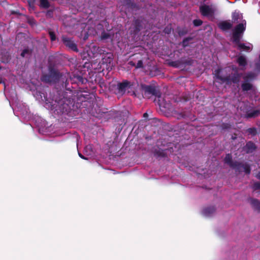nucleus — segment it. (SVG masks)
Instances as JSON below:
<instances>
[{
  "label": "nucleus",
  "mask_w": 260,
  "mask_h": 260,
  "mask_svg": "<svg viewBox=\"0 0 260 260\" xmlns=\"http://www.w3.org/2000/svg\"><path fill=\"white\" fill-rule=\"evenodd\" d=\"M246 24V21L244 20L236 26L233 32L232 40L235 46H236L239 49L248 51L251 50V45L246 46L244 44L240 42V40L242 38L243 33L245 29Z\"/></svg>",
  "instance_id": "f257e3e1"
},
{
  "label": "nucleus",
  "mask_w": 260,
  "mask_h": 260,
  "mask_svg": "<svg viewBox=\"0 0 260 260\" xmlns=\"http://www.w3.org/2000/svg\"><path fill=\"white\" fill-rule=\"evenodd\" d=\"M202 14L204 16H212L216 11V8L213 5H203L200 8Z\"/></svg>",
  "instance_id": "f03ea898"
},
{
  "label": "nucleus",
  "mask_w": 260,
  "mask_h": 260,
  "mask_svg": "<svg viewBox=\"0 0 260 260\" xmlns=\"http://www.w3.org/2000/svg\"><path fill=\"white\" fill-rule=\"evenodd\" d=\"M223 73L224 71L220 69L215 70L214 74L216 77V80L217 82H219L220 83H223L225 82H229V77L224 76Z\"/></svg>",
  "instance_id": "7ed1b4c3"
},
{
  "label": "nucleus",
  "mask_w": 260,
  "mask_h": 260,
  "mask_svg": "<svg viewBox=\"0 0 260 260\" xmlns=\"http://www.w3.org/2000/svg\"><path fill=\"white\" fill-rule=\"evenodd\" d=\"M219 28L223 30H226L231 29L233 23L230 20L222 21L218 24Z\"/></svg>",
  "instance_id": "20e7f679"
},
{
  "label": "nucleus",
  "mask_w": 260,
  "mask_h": 260,
  "mask_svg": "<svg viewBox=\"0 0 260 260\" xmlns=\"http://www.w3.org/2000/svg\"><path fill=\"white\" fill-rule=\"evenodd\" d=\"M62 40L66 46L74 51H77L76 45L72 41L67 38H63Z\"/></svg>",
  "instance_id": "39448f33"
},
{
  "label": "nucleus",
  "mask_w": 260,
  "mask_h": 260,
  "mask_svg": "<svg viewBox=\"0 0 260 260\" xmlns=\"http://www.w3.org/2000/svg\"><path fill=\"white\" fill-rule=\"evenodd\" d=\"M133 84L127 81H124L122 83H120L118 85L119 89L121 92H124L126 90L129 88Z\"/></svg>",
  "instance_id": "423d86ee"
},
{
  "label": "nucleus",
  "mask_w": 260,
  "mask_h": 260,
  "mask_svg": "<svg viewBox=\"0 0 260 260\" xmlns=\"http://www.w3.org/2000/svg\"><path fill=\"white\" fill-rule=\"evenodd\" d=\"M250 203L253 207L260 211V202L258 200L251 199Z\"/></svg>",
  "instance_id": "0eeeda50"
},
{
  "label": "nucleus",
  "mask_w": 260,
  "mask_h": 260,
  "mask_svg": "<svg viewBox=\"0 0 260 260\" xmlns=\"http://www.w3.org/2000/svg\"><path fill=\"white\" fill-rule=\"evenodd\" d=\"M145 90V96H146V94H154V89L150 86H145L144 88Z\"/></svg>",
  "instance_id": "6e6552de"
},
{
  "label": "nucleus",
  "mask_w": 260,
  "mask_h": 260,
  "mask_svg": "<svg viewBox=\"0 0 260 260\" xmlns=\"http://www.w3.org/2000/svg\"><path fill=\"white\" fill-rule=\"evenodd\" d=\"M252 85L249 83L245 82L242 85V88L244 91H247L252 88Z\"/></svg>",
  "instance_id": "1a4fd4ad"
},
{
  "label": "nucleus",
  "mask_w": 260,
  "mask_h": 260,
  "mask_svg": "<svg viewBox=\"0 0 260 260\" xmlns=\"http://www.w3.org/2000/svg\"><path fill=\"white\" fill-rule=\"evenodd\" d=\"M239 168L241 171L243 170L246 173L250 172V168L247 165H240Z\"/></svg>",
  "instance_id": "9d476101"
},
{
  "label": "nucleus",
  "mask_w": 260,
  "mask_h": 260,
  "mask_svg": "<svg viewBox=\"0 0 260 260\" xmlns=\"http://www.w3.org/2000/svg\"><path fill=\"white\" fill-rule=\"evenodd\" d=\"M238 62L241 66H245L246 64V59L243 56H240L238 59Z\"/></svg>",
  "instance_id": "9b49d317"
},
{
  "label": "nucleus",
  "mask_w": 260,
  "mask_h": 260,
  "mask_svg": "<svg viewBox=\"0 0 260 260\" xmlns=\"http://www.w3.org/2000/svg\"><path fill=\"white\" fill-rule=\"evenodd\" d=\"M41 6L44 8H48L49 6L47 0H40Z\"/></svg>",
  "instance_id": "f8f14e48"
},
{
  "label": "nucleus",
  "mask_w": 260,
  "mask_h": 260,
  "mask_svg": "<svg viewBox=\"0 0 260 260\" xmlns=\"http://www.w3.org/2000/svg\"><path fill=\"white\" fill-rule=\"evenodd\" d=\"M231 159H232V157L230 155V154H228L226 155V156H225V159H224V160L225 161L230 164V165H232V164H231Z\"/></svg>",
  "instance_id": "ddd939ff"
},
{
  "label": "nucleus",
  "mask_w": 260,
  "mask_h": 260,
  "mask_svg": "<svg viewBox=\"0 0 260 260\" xmlns=\"http://www.w3.org/2000/svg\"><path fill=\"white\" fill-rule=\"evenodd\" d=\"M242 16L238 13H234L233 15V19L236 22L238 18H241Z\"/></svg>",
  "instance_id": "4468645a"
},
{
  "label": "nucleus",
  "mask_w": 260,
  "mask_h": 260,
  "mask_svg": "<svg viewBox=\"0 0 260 260\" xmlns=\"http://www.w3.org/2000/svg\"><path fill=\"white\" fill-rule=\"evenodd\" d=\"M193 23L196 26H199L202 24V21L201 20L196 19L193 21Z\"/></svg>",
  "instance_id": "2eb2a0df"
},
{
  "label": "nucleus",
  "mask_w": 260,
  "mask_h": 260,
  "mask_svg": "<svg viewBox=\"0 0 260 260\" xmlns=\"http://www.w3.org/2000/svg\"><path fill=\"white\" fill-rule=\"evenodd\" d=\"M254 75L253 74L249 73V74H247L246 76H245L244 77V78L245 79H252V78H254Z\"/></svg>",
  "instance_id": "dca6fc26"
},
{
  "label": "nucleus",
  "mask_w": 260,
  "mask_h": 260,
  "mask_svg": "<svg viewBox=\"0 0 260 260\" xmlns=\"http://www.w3.org/2000/svg\"><path fill=\"white\" fill-rule=\"evenodd\" d=\"M49 36H50L51 41H54L55 40V35L53 32L50 31Z\"/></svg>",
  "instance_id": "f3484780"
},
{
  "label": "nucleus",
  "mask_w": 260,
  "mask_h": 260,
  "mask_svg": "<svg viewBox=\"0 0 260 260\" xmlns=\"http://www.w3.org/2000/svg\"><path fill=\"white\" fill-rule=\"evenodd\" d=\"M253 188L255 189H260V183H255L254 184Z\"/></svg>",
  "instance_id": "a211bd4d"
},
{
  "label": "nucleus",
  "mask_w": 260,
  "mask_h": 260,
  "mask_svg": "<svg viewBox=\"0 0 260 260\" xmlns=\"http://www.w3.org/2000/svg\"><path fill=\"white\" fill-rule=\"evenodd\" d=\"M29 53V51L28 50H24L22 53H21V56L23 57H24L26 55V54H28Z\"/></svg>",
  "instance_id": "6ab92c4d"
},
{
  "label": "nucleus",
  "mask_w": 260,
  "mask_h": 260,
  "mask_svg": "<svg viewBox=\"0 0 260 260\" xmlns=\"http://www.w3.org/2000/svg\"><path fill=\"white\" fill-rule=\"evenodd\" d=\"M258 112L255 111L253 113H249V116H250V117L255 116H257L258 115Z\"/></svg>",
  "instance_id": "aec40b11"
},
{
  "label": "nucleus",
  "mask_w": 260,
  "mask_h": 260,
  "mask_svg": "<svg viewBox=\"0 0 260 260\" xmlns=\"http://www.w3.org/2000/svg\"><path fill=\"white\" fill-rule=\"evenodd\" d=\"M142 65H143V62L141 60H139L138 61V62L137 63V67L136 68H141L142 67Z\"/></svg>",
  "instance_id": "412c9836"
},
{
  "label": "nucleus",
  "mask_w": 260,
  "mask_h": 260,
  "mask_svg": "<svg viewBox=\"0 0 260 260\" xmlns=\"http://www.w3.org/2000/svg\"><path fill=\"white\" fill-rule=\"evenodd\" d=\"M247 146L248 147H250L252 149H254V145L253 143H247Z\"/></svg>",
  "instance_id": "4be33fe9"
},
{
  "label": "nucleus",
  "mask_w": 260,
  "mask_h": 260,
  "mask_svg": "<svg viewBox=\"0 0 260 260\" xmlns=\"http://www.w3.org/2000/svg\"><path fill=\"white\" fill-rule=\"evenodd\" d=\"M166 32H167V33H169V32H171V29H170V28H167V29H166Z\"/></svg>",
  "instance_id": "5701e85b"
},
{
  "label": "nucleus",
  "mask_w": 260,
  "mask_h": 260,
  "mask_svg": "<svg viewBox=\"0 0 260 260\" xmlns=\"http://www.w3.org/2000/svg\"><path fill=\"white\" fill-rule=\"evenodd\" d=\"M79 156L83 159H86V158L85 157H84L82 154H79Z\"/></svg>",
  "instance_id": "b1692460"
},
{
  "label": "nucleus",
  "mask_w": 260,
  "mask_h": 260,
  "mask_svg": "<svg viewBox=\"0 0 260 260\" xmlns=\"http://www.w3.org/2000/svg\"><path fill=\"white\" fill-rule=\"evenodd\" d=\"M238 81H239V79H234L233 81V82H237Z\"/></svg>",
  "instance_id": "393cba45"
},
{
  "label": "nucleus",
  "mask_w": 260,
  "mask_h": 260,
  "mask_svg": "<svg viewBox=\"0 0 260 260\" xmlns=\"http://www.w3.org/2000/svg\"><path fill=\"white\" fill-rule=\"evenodd\" d=\"M257 178L259 179H260V173H258L257 175Z\"/></svg>",
  "instance_id": "a878e982"
}]
</instances>
